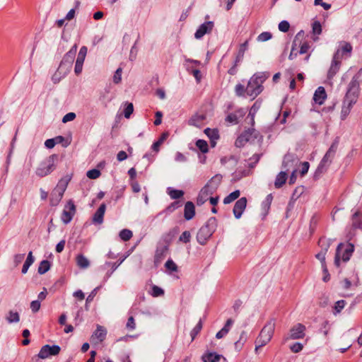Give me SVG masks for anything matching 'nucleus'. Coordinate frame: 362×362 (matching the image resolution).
Here are the masks:
<instances>
[{
  "label": "nucleus",
  "instance_id": "obj_30",
  "mask_svg": "<svg viewBox=\"0 0 362 362\" xmlns=\"http://www.w3.org/2000/svg\"><path fill=\"white\" fill-rule=\"evenodd\" d=\"M168 136H169V133L168 132H165L162 133V134L160 135L158 140L155 141L153 144V145L151 146V148L153 149V151H154L156 152H158L160 145L168 138Z\"/></svg>",
  "mask_w": 362,
  "mask_h": 362
},
{
  "label": "nucleus",
  "instance_id": "obj_55",
  "mask_svg": "<svg viewBox=\"0 0 362 362\" xmlns=\"http://www.w3.org/2000/svg\"><path fill=\"white\" fill-rule=\"evenodd\" d=\"M272 37V34L270 32H263L257 37V40L259 42H265Z\"/></svg>",
  "mask_w": 362,
  "mask_h": 362
},
{
  "label": "nucleus",
  "instance_id": "obj_20",
  "mask_svg": "<svg viewBox=\"0 0 362 362\" xmlns=\"http://www.w3.org/2000/svg\"><path fill=\"white\" fill-rule=\"evenodd\" d=\"M245 115V112L242 109H239L234 112L230 113L227 115L226 121L231 124H238L239 119Z\"/></svg>",
  "mask_w": 362,
  "mask_h": 362
},
{
  "label": "nucleus",
  "instance_id": "obj_46",
  "mask_svg": "<svg viewBox=\"0 0 362 362\" xmlns=\"http://www.w3.org/2000/svg\"><path fill=\"white\" fill-rule=\"evenodd\" d=\"M222 180L221 175L217 174L214 176L207 183L206 185H210L211 186H216V190L217 189L218 185H220Z\"/></svg>",
  "mask_w": 362,
  "mask_h": 362
},
{
  "label": "nucleus",
  "instance_id": "obj_27",
  "mask_svg": "<svg viewBox=\"0 0 362 362\" xmlns=\"http://www.w3.org/2000/svg\"><path fill=\"white\" fill-rule=\"evenodd\" d=\"M329 165L323 162L320 161L313 175L315 180H318L322 175L325 174L328 168Z\"/></svg>",
  "mask_w": 362,
  "mask_h": 362
},
{
  "label": "nucleus",
  "instance_id": "obj_8",
  "mask_svg": "<svg viewBox=\"0 0 362 362\" xmlns=\"http://www.w3.org/2000/svg\"><path fill=\"white\" fill-rule=\"evenodd\" d=\"M216 192V186H211L210 185H206L202 188L200 190L197 199V205H202L204 204L207 200L209 199L211 197L210 196L212 195Z\"/></svg>",
  "mask_w": 362,
  "mask_h": 362
},
{
  "label": "nucleus",
  "instance_id": "obj_2",
  "mask_svg": "<svg viewBox=\"0 0 362 362\" xmlns=\"http://www.w3.org/2000/svg\"><path fill=\"white\" fill-rule=\"evenodd\" d=\"M59 160V156L58 154L54 153L47 157L36 168V175L39 177H44L50 175L56 170Z\"/></svg>",
  "mask_w": 362,
  "mask_h": 362
},
{
  "label": "nucleus",
  "instance_id": "obj_41",
  "mask_svg": "<svg viewBox=\"0 0 362 362\" xmlns=\"http://www.w3.org/2000/svg\"><path fill=\"white\" fill-rule=\"evenodd\" d=\"M261 106V103L259 101H256L253 105L251 107L250 112H249V116L251 117L252 124V125L255 123L254 117L258 110L259 109Z\"/></svg>",
  "mask_w": 362,
  "mask_h": 362
},
{
  "label": "nucleus",
  "instance_id": "obj_47",
  "mask_svg": "<svg viewBox=\"0 0 362 362\" xmlns=\"http://www.w3.org/2000/svg\"><path fill=\"white\" fill-rule=\"evenodd\" d=\"M315 257L321 262L322 272H327V264H326V262H325V252L324 251H320L315 255Z\"/></svg>",
  "mask_w": 362,
  "mask_h": 362
},
{
  "label": "nucleus",
  "instance_id": "obj_58",
  "mask_svg": "<svg viewBox=\"0 0 362 362\" xmlns=\"http://www.w3.org/2000/svg\"><path fill=\"white\" fill-rule=\"evenodd\" d=\"M100 288V286L95 288L86 298V308H87L88 303H89L93 300V298L96 296Z\"/></svg>",
  "mask_w": 362,
  "mask_h": 362
},
{
  "label": "nucleus",
  "instance_id": "obj_3",
  "mask_svg": "<svg viewBox=\"0 0 362 362\" xmlns=\"http://www.w3.org/2000/svg\"><path fill=\"white\" fill-rule=\"evenodd\" d=\"M275 329L274 319L269 320L262 329L258 337L255 341V351L265 346L272 338Z\"/></svg>",
  "mask_w": 362,
  "mask_h": 362
},
{
  "label": "nucleus",
  "instance_id": "obj_11",
  "mask_svg": "<svg viewBox=\"0 0 362 362\" xmlns=\"http://www.w3.org/2000/svg\"><path fill=\"white\" fill-rule=\"evenodd\" d=\"M60 350L61 348L58 345L49 346L48 344H46L41 348L37 356L39 358L45 359L50 356H56L59 354Z\"/></svg>",
  "mask_w": 362,
  "mask_h": 362
},
{
  "label": "nucleus",
  "instance_id": "obj_12",
  "mask_svg": "<svg viewBox=\"0 0 362 362\" xmlns=\"http://www.w3.org/2000/svg\"><path fill=\"white\" fill-rule=\"evenodd\" d=\"M87 52L88 49L86 46L81 47L79 50L74 68V72L76 75H79L82 71L83 65L87 54Z\"/></svg>",
  "mask_w": 362,
  "mask_h": 362
},
{
  "label": "nucleus",
  "instance_id": "obj_4",
  "mask_svg": "<svg viewBox=\"0 0 362 362\" xmlns=\"http://www.w3.org/2000/svg\"><path fill=\"white\" fill-rule=\"evenodd\" d=\"M217 227V220L215 217H211L206 223L199 230L197 239V241L204 245L215 232Z\"/></svg>",
  "mask_w": 362,
  "mask_h": 362
},
{
  "label": "nucleus",
  "instance_id": "obj_29",
  "mask_svg": "<svg viewBox=\"0 0 362 362\" xmlns=\"http://www.w3.org/2000/svg\"><path fill=\"white\" fill-rule=\"evenodd\" d=\"M131 250H128V252L125 255H122L119 257L118 262L115 263L106 262L103 265V268L106 269V267H111L112 272H113L122 263V262L131 254Z\"/></svg>",
  "mask_w": 362,
  "mask_h": 362
},
{
  "label": "nucleus",
  "instance_id": "obj_23",
  "mask_svg": "<svg viewBox=\"0 0 362 362\" xmlns=\"http://www.w3.org/2000/svg\"><path fill=\"white\" fill-rule=\"evenodd\" d=\"M206 116L204 114H195L193 115L188 122V124L192 126L200 127L202 125Z\"/></svg>",
  "mask_w": 362,
  "mask_h": 362
},
{
  "label": "nucleus",
  "instance_id": "obj_43",
  "mask_svg": "<svg viewBox=\"0 0 362 362\" xmlns=\"http://www.w3.org/2000/svg\"><path fill=\"white\" fill-rule=\"evenodd\" d=\"M203 322L202 319L199 320L197 325L192 329V330L190 332V336L192 338V341H193L197 335L200 332V331L202 329Z\"/></svg>",
  "mask_w": 362,
  "mask_h": 362
},
{
  "label": "nucleus",
  "instance_id": "obj_28",
  "mask_svg": "<svg viewBox=\"0 0 362 362\" xmlns=\"http://www.w3.org/2000/svg\"><path fill=\"white\" fill-rule=\"evenodd\" d=\"M287 174L286 172H280L276 177L274 186L276 189L281 188L286 182Z\"/></svg>",
  "mask_w": 362,
  "mask_h": 362
},
{
  "label": "nucleus",
  "instance_id": "obj_36",
  "mask_svg": "<svg viewBox=\"0 0 362 362\" xmlns=\"http://www.w3.org/2000/svg\"><path fill=\"white\" fill-rule=\"evenodd\" d=\"M240 195V192L239 190H235L234 192L230 193L228 196H226L223 199L224 204H228L235 199H237Z\"/></svg>",
  "mask_w": 362,
  "mask_h": 362
},
{
  "label": "nucleus",
  "instance_id": "obj_32",
  "mask_svg": "<svg viewBox=\"0 0 362 362\" xmlns=\"http://www.w3.org/2000/svg\"><path fill=\"white\" fill-rule=\"evenodd\" d=\"M76 264L81 269H86L90 265L89 260L82 254L77 255Z\"/></svg>",
  "mask_w": 362,
  "mask_h": 362
},
{
  "label": "nucleus",
  "instance_id": "obj_35",
  "mask_svg": "<svg viewBox=\"0 0 362 362\" xmlns=\"http://www.w3.org/2000/svg\"><path fill=\"white\" fill-rule=\"evenodd\" d=\"M168 193L172 199L176 200H178L184 195V192L182 190L176 189L171 187L168 188Z\"/></svg>",
  "mask_w": 362,
  "mask_h": 362
},
{
  "label": "nucleus",
  "instance_id": "obj_45",
  "mask_svg": "<svg viewBox=\"0 0 362 362\" xmlns=\"http://www.w3.org/2000/svg\"><path fill=\"white\" fill-rule=\"evenodd\" d=\"M303 192H304V187L303 186L297 187L294 189V191L291 195L290 203L291 202L296 201L300 197V195L303 193Z\"/></svg>",
  "mask_w": 362,
  "mask_h": 362
},
{
  "label": "nucleus",
  "instance_id": "obj_7",
  "mask_svg": "<svg viewBox=\"0 0 362 362\" xmlns=\"http://www.w3.org/2000/svg\"><path fill=\"white\" fill-rule=\"evenodd\" d=\"M76 212V205L73 200H69L64 206L63 209L61 219L64 224H68L71 222L73 216Z\"/></svg>",
  "mask_w": 362,
  "mask_h": 362
},
{
  "label": "nucleus",
  "instance_id": "obj_5",
  "mask_svg": "<svg viewBox=\"0 0 362 362\" xmlns=\"http://www.w3.org/2000/svg\"><path fill=\"white\" fill-rule=\"evenodd\" d=\"M77 51V45L72 46L70 50L66 52L62 58L59 66V72L64 76H66L71 71Z\"/></svg>",
  "mask_w": 362,
  "mask_h": 362
},
{
  "label": "nucleus",
  "instance_id": "obj_60",
  "mask_svg": "<svg viewBox=\"0 0 362 362\" xmlns=\"http://www.w3.org/2000/svg\"><path fill=\"white\" fill-rule=\"evenodd\" d=\"M122 73V68L119 67L116 70V71L115 72V74L113 76V82L115 83L118 84L121 82Z\"/></svg>",
  "mask_w": 362,
  "mask_h": 362
},
{
  "label": "nucleus",
  "instance_id": "obj_13",
  "mask_svg": "<svg viewBox=\"0 0 362 362\" xmlns=\"http://www.w3.org/2000/svg\"><path fill=\"white\" fill-rule=\"evenodd\" d=\"M214 22L207 21L202 23L197 28L196 33H194V37L196 39H201L204 35L210 33L214 28Z\"/></svg>",
  "mask_w": 362,
  "mask_h": 362
},
{
  "label": "nucleus",
  "instance_id": "obj_54",
  "mask_svg": "<svg viewBox=\"0 0 362 362\" xmlns=\"http://www.w3.org/2000/svg\"><path fill=\"white\" fill-rule=\"evenodd\" d=\"M235 90L236 95L238 96L245 97L247 95L245 92V87L240 83H238L235 86Z\"/></svg>",
  "mask_w": 362,
  "mask_h": 362
},
{
  "label": "nucleus",
  "instance_id": "obj_57",
  "mask_svg": "<svg viewBox=\"0 0 362 362\" xmlns=\"http://www.w3.org/2000/svg\"><path fill=\"white\" fill-rule=\"evenodd\" d=\"M134 106L133 104L129 103H127L124 110V115L126 118H129L131 115L133 113Z\"/></svg>",
  "mask_w": 362,
  "mask_h": 362
},
{
  "label": "nucleus",
  "instance_id": "obj_16",
  "mask_svg": "<svg viewBox=\"0 0 362 362\" xmlns=\"http://www.w3.org/2000/svg\"><path fill=\"white\" fill-rule=\"evenodd\" d=\"M304 35H305L304 31L300 30L295 36V38H294V40L293 41V44H292L291 51L288 56L289 59L292 60L297 56L298 52H295L296 47L298 46V44L300 45L301 43V41H302L303 38L304 37Z\"/></svg>",
  "mask_w": 362,
  "mask_h": 362
},
{
  "label": "nucleus",
  "instance_id": "obj_15",
  "mask_svg": "<svg viewBox=\"0 0 362 362\" xmlns=\"http://www.w3.org/2000/svg\"><path fill=\"white\" fill-rule=\"evenodd\" d=\"M247 206V199L241 197L235 204L233 211L236 218H240Z\"/></svg>",
  "mask_w": 362,
  "mask_h": 362
},
{
  "label": "nucleus",
  "instance_id": "obj_39",
  "mask_svg": "<svg viewBox=\"0 0 362 362\" xmlns=\"http://www.w3.org/2000/svg\"><path fill=\"white\" fill-rule=\"evenodd\" d=\"M6 320L8 323L18 322L20 320V315L18 312L10 310L6 316Z\"/></svg>",
  "mask_w": 362,
  "mask_h": 362
},
{
  "label": "nucleus",
  "instance_id": "obj_50",
  "mask_svg": "<svg viewBox=\"0 0 362 362\" xmlns=\"http://www.w3.org/2000/svg\"><path fill=\"white\" fill-rule=\"evenodd\" d=\"M262 153H255L252 157H250L249 158L250 163H248L249 168H253L259 162Z\"/></svg>",
  "mask_w": 362,
  "mask_h": 362
},
{
  "label": "nucleus",
  "instance_id": "obj_6",
  "mask_svg": "<svg viewBox=\"0 0 362 362\" xmlns=\"http://www.w3.org/2000/svg\"><path fill=\"white\" fill-rule=\"evenodd\" d=\"M360 92L359 83L355 78H353L348 86L344 103H348V108H351L356 103Z\"/></svg>",
  "mask_w": 362,
  "mask_h": 362
},
{
  "label": "nucleus",
  "instance_id": "obj_33",
  "mask_svg": "<svg viewBox=\"0 0 362 362\" xmlns=\"http://www.w3.org/2000/svg\"><path fill=\"white\" fill-rule=\"evenodd\" d=\"M70 179L68 178H62L59 182L54 189L56 192H60L61 193L64 194L67 185L69 184Z\"/></svg>",
  "mask_w": 362,
  "mask_h": 362
},
{
  "label": "nucleus",
  "instance_id": "obj_26",
  "mask_svg": "<svg viewBox=\"0 0 362 362\" xmlns=\"http://www.w3.org/2000/svg\"><path fill=\"white\" fill-rule=\"evenodd\" d=\"M221 359L224 361L225 358L216 353H209L202 356L204 362H219Z\"/></svg>",
  "mask_w": 362,
  "mask_h": 362
},
{
  "label": "nucleus",
  "instance_id": "obj_48",
  "mask_svg": "<svg viewBox=\"0 0 362 362\" xmlns=\"http://www.w3.org/2000/svg\"><path fill=\"white\" fill-rule=\"evenodd\" d=\"M132 232L129 229H123L119 232V238L124 241H127L132 237Z\"/></svg>",
  "mask_w": 362,
  "mask_h": 362
},
{
  "label": "nucleus",
  "instance_id": "obj_63",
  "mask_svg": "<svg viewBox=\"0 0 362 362\" xmlns=\"http://www.w3.org/2000/svg\"><path fill=\"white\" fill-rule=\"evenodd\" d=\"M163 294H164V291L161 288H160L156 285L153 286L151 295L153 297H158Z\"/></svg>",
  "mask_w": 362,
  "mask_h": 362
},
{
  "label": "nucleus",
  "instance_id": "obj_10",
  "mask_svg": "<svg viewBox=\"0 0 362 362\" xmlns=\"http://www.w3.org/2000/svg\"><path fill=\"white\" fill-rule=\"evenodd\" d=\"M305 329L306 327L304 325L301 323H297L291 328L289 335L286 337V340L303 339L305 335Z\"/></svg>",
  "mask_w": 362,
  "mask_h": 362
},
{
  "label": "nucleus",
  "instance_id": "obj_53",
  "mask_svg": "<svg viewBox=\"0 0 362 362\" xmlns=\"http://www.w3.org/2000/svg\"><path fill=\"white\" fill-rule=\"evenodd\" d=\"M101 175V173L99 170L92 169L87 172V177L90 179L95 180L98 178Z\"/></svg>",
  "mask_w": 362,
  "mask_h": 362
},
{
  "label": "nucleus",
  "instance_id": "obj_21",
  "mask_svg": "<svg viewBox=\"0 0 362 362\" xmlns=\"http://www.w3.org/2000/svg\"><path fill=\"white\" fill-rule=\"evenodd\" d=\"M195 215V206L192 202H187L185 205L184 216L186 220L192 219Z\"/></svg>",
  "mask_w": 362,
  "mask_h": 362
},
{
  "label": "nucleus",
  "instance_id": "obj_38",
  "mask_svg": "<svg viewBox=\"0 0 362 362\" xmlns=\"http://www.w3.org/2000/svg\"><path fill=\"white\" fill-rule=\"evenodd\" d=\"M196 146L202 153H206L209 151L208 143L204 139H198L196 143Z\"/></svg>",
  "mask_w": 362,
  "mask_h": 362
},
{
  "label": "nucleus",
  "instance_id": "obj_34",
  "mask_svg": "<svg viewBox=\"0 0 362 362\" xmlns=\"http://www.w3.org/2000/svg\"><path fill=\"white\" fill-rule=\"evenodd\" d=\"M34 257L33 256V253L32 252L30 251L28 255V257L23 265V268H22V271L21 272L23 274H25L27 273L29 267H30V265L34 262Z\"/></svg>",
  "mask_w": 362,
  "mask_h": 362
},
{
  "label": "nucleus",
  "instance_id": "obj_40",
  "mask_svg": "<svg viewBox=\"0 0 362 362\" xmlns=\"http://www.w3.org/2000/svg\"><path fill=\"white\" fill-rule=\"evenodd\" d=\"M240 135H245V139H247V142L250 141L252 138L257 139V132L256 130L253 128L248 129L245 131H244Z\"/></svg>",
  "mask_w": 362,
  "mask_h": 362
},
{
  "label": "nucleus",
  "instance_id": "obj_9",
  "mask_svg": "<svg viewBox=\"0 0 362 362\" xmlns=\"http://www.w3.org/2000/svg\"><path fill=\"white\" fill-rule=\"evenodd\" d=\"M341 60L340 49H337L333 55L332 64L327 73L328 78H332L339 71L341 63Z\"/></svg>",
  "mask_w": 362,
  "mask_h": 362
},
{
  "label": "nucleus",
  "instance_id": "obj_42",
  "mask_svg": "<svg viewBox=\"0 0 362 362\" xmlns=\"http://www.w3.org/2000/svg\"><path fill=\"white\" fill-rule=\"evenodd\" d=\"M50 268V263L48 260H42L39 267H38V269H37V272L40 274H43L45 273H46Z\"/></svg>",
  "mask_w": 362,
  "mask_h": 362
},
{
  "label": "nucleus",
  "instance_id": "obj_59",
  "mask_svg": "<svg viewBox=\"0 0 362 362\" xmlns=\"http://www.w3.org/2000/svg\"><path fill=\"white\" fill-rule=\"evenodd\" d=\"M179 232V228L177 227L175 228L173 230L170 231L164 238V240L166 243H170L173 238L175 234H177Z\"/></svg>",
  "mask_w": 362,
  "mask_h": 362
},
{
  "label": "nucleus",
  "instance_id": "obj_22",
  "mask_svg": "<svg viewBox=\"0 0 362 362\" xmlns=\"http://www.w3.org/2000/svg\"><path fill=\"white\" fill-rule=\"evenodd\" d=\"M338 49H340V56L342 58L343 57H351L353 48L351 43L343 41L341 42L340 47Z\"/></svg>",
  "mask_w": 362,
  "mask_h": 362
},
{
  "label": "nucleus",
  "instance_id": "obj_1",
  "mask_svg": "<svg viewBox=\"0 0 362 362\" xmlns=\"http://www.w3.org/2000/svg\"><path fill=\"white\" fill-rule=\"evenodd\" d=\"M267 79V76L264 73H257L254 74L247 83L245 88L247 96L255 98L263 90L262 83Z\"/></svg>",
  "mask_w": 362,
  "mask_h": 362
},
{
  "label": "nucleus",
  "instance_id": "obj_51",
  "mask_svg": "<svg viewBox=\"0 0 362 362\" xmlns=\"http://www.w3.org/2000/svg\"><path fill=\"white\" fill-rule=\"evenodd\" d=\"M312 31L314 35H320L322 33V25L320 23L315 21L312 24Z\"/></svg>",
  "mask_w": 362,
  "mask_h": 362
},
{
  "label": "nucleus",
  "instance_id": "obj_31",
  "mask_svg": "<svg viewBox=\"0 0 362 362\" xmlns=\"http://www.w3.org/2000/svg\"><path fill=\"white\" fill-rule=\"evenodd\" d=\"M106 334V329L103 327L98 325L96 330L92 335V337H95L99 340V341L102 342L105 339Z\"/></svg>",
  "mask_w": 362,
  "mask_h": 362
},
{
  "label": "nucleus",
  "instance_id": "obj_64",
  "mask_svg": "<svg viewBox=\"0 0 362 362\" xmlns=\"http://www.w3.org/2000/svg\"><path fill=\"white\" fill-rule=\"evenodd\" d=\"M289 28L290 24L286 21H282L279 24V29L281 32L286 33L287 31H288Z\"/></svg>",
  "mask_w": 362,
  "mask_h": 362
},
{
  "label": "nucleus",
  "instance_id": "obj_24",
  "mask_svg": "<svg viewBox=\"0 0 362 362\" xmlns=\"http://www.w3.org/2000/svg\"><path fill=\"white\" fill-rule=\"evenodd\" d=\"M64 196L63 193H61L60 192H56V190L54 189L50 194L49 197V204L52 206H57L60 201L62 200V197Z\"/></svg>",
  "mask_w": 362,
  "mask_h": 362
},
{
  "label": "nucleus",
  "instance_id": "obj_18",
  "mask_svg": "<svg viewBox=\"0 0 362 362\" xmlns=\"http://www.w3.org/2000/svg\"><path fill=\"white\" fill-rule=\"evenodd\" d=\"M351 228L362 230V211L356 210L351 216Z\"/></svg>",
  "mask_w": 362,
  "mask_h": 362
},
{
  "label": "nucleus",
  "instance_id": "obj_37",
  "mask_svg": "<svg viewBox=\"0 0 362 362\" xmlns=\"http://www.w3.org/2000/svg\"><path fill=\"white\" fill-rule=\"evenodd\" d=\"M204 134L210 140H218L219 139L218 131L216 129L206 128L204 129Z\"/></svg>",
  "mask_w": 362,
  "mask_h": 362
},
{
  "label": "nucleus",
  "instance_id": "obj_19",
  "mask_svg": "<svg viewBox=\"0 0 362 362\" xmlns=\"http://www.w3.org/2000/svg\"><path fill=\"white\" fill-rule=\"evenodd\" d=\"M327 98V93L325 88L322 86L318 87L313 95V100L315 103L318 105H322Z\"/></svg>",
  "mask_w": 362,
  "mask_h": 362
},
{
  "label": "nucleus",
  "instance_id": "obj_44",
  "mask_svg": "<svg viewBox=\"0 0 362 362\" xmlns=\"http://www.w3.org/2000/svg\"><path fill=\"white\" fill-rule=\"evenodd\" d=\"M247 340V334L245 332H242L240 339L235 343V347L236 349L240 350Z\"/></svg>",
  "mask_w": 362,
  "mask_h": 362
},
{
  "label": "nucleus",
  "instance_id": "obj_61",
  "mask_svg": "<svg viewBox=\"0 0 362 362\" xmlns=\"http://www.w3.org/2000/svg\"><path fill=\"white\" fill-rule=\"evenodd\" d=\"M165 268L170 272H176L177 267L172 259H168L165 264Z\"/></svg>",
  "mask_w": 362,
  "mask_h": 362
},
{
  "label": "nucleus",
  "instance_id": "obj_49",
  "mask_svg": "<svg viewBox=\"0 0 362 362\" xmlns=\"http://www.w3.org/2000/svg\"><path fill=\"white\" fill-rule=\"evenodd\" d=\"M182 202L180 200H175L172 202L165 209L168 213H171L174 211L175 209L182 206Z\"/></svg>",
  "mask_w": 362,
  "mask_h": 362
},
{
  "label": "nucleus",
  "instance_id": "obj_56",
  "mask_svg": "<svg viewBox=\"0 0 362 362\" xmlns=\"http://www.w3.org/2000/svg\"><path fill=\"white\" fill-rule=\"evenodd\" d=\"M346 302L344 300H340L336 302L334 305V314L339 313L341 310L344 308Z\"/></svg>",
  "mask_w": 362,
  "mask_h": 362
},
{
  "label": "nucleus",
  "instance_id": "obj_52",
  "mask_svg": "<svg viewBox=\"0 0 362 362\" xmlns=\"http://www.w3.org/2000/svg\"><path fill=\"white\" fill-rule=\"evenodd\" d=\"M338 143H339L338 140L335 139L332 142V144H331L330 147L329 148V149L327 150V151L326 153H328L329 155L332 156V157H334L337 147H338Z\"/></svg>",
  "mask_w": 362,
  "mask_h": 362
},
{
  "label": "nucleus",
  "instance_id": "obj_62",
  "mask_svg": "<svg viewBox=\"0 0 362 362\" xmlns=\"http://www.w3.org/2000/svg\"><path fill=\"white\" fill-rule=\"evenodd\" d=\"M190 238H191V234H190L189 231L185 230L179 237V240L182 243H187L189 242Z\"/></svg>",
  "mask_w": 362,
  "mask_h": 362
},
{
  "label": "nucleus",
  "instance_id": "obj_25",
  "mask_svg": "<svg viewBox=\"0 0 362 362\" xmlns=\"http://www.w3.org/2000/svg\"><path fill=\"white\" fill-rule=\"evenodd\" d=\"M248 47V40H246L240 45L238 52L235 57V62L236 64H239L243 59L245 51Z\"/></svg>",
  "mask_w": 362,
  "mask_h": 362
},
{
  "label": "nucleus",
  "instance_id": "obj_17",
  "mask_svg": "<svg viewBox=\"0 0 362 362\" xmlns=\"http://www.w3.org/2000/svg\"><path fill=\"white\" fill-rule=\"evenodd\" d=\"M106 209V205L105 203L100 204L99 208L95 212L93 216L92 222L95 225L102 224L104 220V214Z\"/></svg>",
  "mask_w": 362,
  "mask_h": 362
},
{
  "label": "nucleus",
  "instance_id": "obj_14",
  "mask_svg": "<svg viewBox=\"0 0 362 362\" xmlns=\"http://www.w3.org/2000/svg\"><path fill=\"white\" fill-rule=\"evenodd\" d=\"M354 251V250H336L334 264L337 267H339L341 259L343 262H347L352 256Z\"/></svg>",
  "mask_w": 362,
  "mask_h": 362
}]
</instances>
